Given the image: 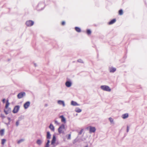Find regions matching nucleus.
Segmentation results:
<instances>
[{
  "label": "nucleus",
  "mask_w": 147,
  "mask_h": 147,
  "mask_svg": "<svg viewBox=\"0 0 147 147\" xmlns=\"http://www.w3.org/2000/svg\"><path fill=\"white\" fill-rule=\"evenodd\" d=\"M19 120H18L16 122V126H17V127L19 125Z\"/></svg>",
  "instance_id": "473e14b6"
},
{
  "label": "nucleus",
  "mask_w": 147,
  "mask_h": 147,
  "mask_svg": "<svg viewBox=\"0 0 147 147\" xmlns=\"http://www.w3.org/2000/svg\"><path fill=\"white\" fill-rule=\"evenodd\" d=\"M4 111L6 115H7L11 112V108H8L7 109L5 108L4 110Z\"/></svg>",
  "instance_id": "423d86ee"
},
{
  "label": "nucleus",
  "mask_w": 147,
  "mask_h": 147,
  "mask_svg": "<svg viewBox=\"0 0 147 147\" xmlns=\"http://www.w3.org/2000/svg\"><path fill=\"white\" fill-rule=\"evenodd\" d=\"M83 141V140L81 139H79L78 138V137L74 139L73 141V143L75 144L76 142H80Z\"/></svg>",
  "instance_id": "6e6552de"
},
{
  "label": "nucleus",
  "mask_w": 147,
  "mask_h": 147,
  "mask_svg": "<svg viewBox=\"0 0 147 147\" xmlns=\"http://www.w3.org/2000/svg\"><path fill=\"white\" fill-rule=\"evenodd\" d=\"M54 121L55 123V124H57V125H58L59 124V123L57 121L55 120Z\"/></svg>",
  "instance_id": "f704fd0d"
},
{
  "label": "nucleus",
  "mask_w": 147,
  "mask_h": 147,
  "mask_svg": "<svg viewBox=\"0 0 147 147\" xmlns=\"http://www.w3.org/2000/svg\"><path fill=\"white\" fill-rule=\"evenodd\" d=\"M43 9V8H42L40 9V10H42Z\"/></svg>",
  "instance_id": "de8ad7c7"
},
{
  "label": "nucleus",
  "mask_w": 147,
  "mask_h": 147,
  "mask_svg": "<svg viewBox=\"0 0 147 147\" xmlns=\"http://www.w3.org/2000/svg\"><path fill=\"white\" fill-rule=\"evenodd\" d=\"M2 102L3 103L5 102V98L3 99L2 100Z\"/></svg>",
  "instance_id": "ea45409f"
},
{
  "label": "nucleus",
  "mask_w": 147,
  "mask_h": 147,
  "mask_svg": "<svg viewBox=\"0 0 147 147\" xmlns=\"http://www.w3.org/2000/svg\"><path fill=\"white\" fill-rule=\"evenodd\" d=\"M56 139L55 136V135H53V139L51 142V144H55V141H56Z\"/></svg>",
  "instance_id": "4468645a"
},
{
  "label": "nucleus",
  "mask_w": 147,
  "mask_h": 147,
  "mask_svg": "<svg viewBox=\"0 0 147 147\" xmlns=\"http://www.w3.org/2000/svg\"><path fill=\"white\" fill-rule=\"evenodd\" d=\"M4 132V129H2L0 131V133H1V136H3V135Z\"/></svg>",
  "instance_id": "b1692460"
},
{
  "label": "nucleus",
  "mask_w": 147,
  "mask_h": 147,
  "mask_svg": "<svg viewBox=\"0 0 147 147\" xmlns=\"http://www.w3.org/2000/svg\"><path fill=\"white\" fill-rule=\"evenodd\" d=\"M47 138L48 139H50L51 138V135L50 132L49 131H47Z\"/></svg>",
  "instance_id": "a211bd4d"
},
{
  "label": "nucleus",
  "mask_w": 147,
  "mask_h": 147,
  "mask_svg": "<svg viewBox=\"0 0 147 147\" xmlns=\"http://www.w3.org/2000/svg\"><path fill=\"white\" fill-rule=\"evenodd\" d=\"M65 24V22L64 21H63L62 22V25H64Z\"/></svg>",
  "instance_id": "79ce46f5"
},
{
  "label": "nucleus",
  "mask_w": 147,
  "mask_h": 147,
  "mask_svg": "<svg viewBox=\"0 0 147 147\" xmlns=\"http://www.w3.org/2000/svg\"><path fill=\"white\" fill-rule=\"evenodd\" d=\"M116 21V20L115 19H114L111 20L109 22V25H111L114 23Z\"/></svg>",
  "instance_id": "6ab92c4d"
},
{
  "label": "nucleus",
  "mask_w": 147,
  "mask_h": 147,
  "mask_svg": "<svg viewBox=\"0 0 147 147\" xmlns=\"http://www.w3.org/2000/svg\"><path fill=\"white\" fill-rule=\"evenodd\" d=\"M48 106V105L47 104H46L45 105V107H47Z\"/></svg>",
  "instance_id": "37998d69"
},
{
  "label": "nucleus",
  "mask_w": 147,
  "mask_h": 147,
  "mask_svg": "<svg viewBox=\"0 0 147 147\" xmlns=\"http://www.w3.org/2000/svg\"><path fill=\"white\" fill-rule=\"evenodd\" d=\"M66 86L67 87H70L72 84L71 82L70 81H67L65 83Z\"/></svg>",
  "instance_id": "9d476101"
},
{
  "label": "nucleus",
  "mask_w": 147,
  "mask_h": 147,
  "mask_svg": "<svg viewBox=\"0 0 147 147\" xmlns=\"http://www.w3.org/2000/svg\"><path fill=\"white\" fill-rule=\"evenodd\" d=\"M6 141V140L5 139H2V140H1V144L2 145H4V143Z\"/></svg>",
  "instance_id": "a878e982"
},
{
  "label": "nucleus",
  "mask_w": 147,
  "mask_h": 147,
  "mask_svg": "<svg viewBox=\"0 0 147 147\" xmlns=\"http://www.w3.org/2000/svg\"><path fill=\"white\" fill-rule=\"evenodd\" d=\"M34 24V22L31 20H29L26 22V24L28 26H32Z\"/></svg>",
  "instance_id": "7ed1b4c3"
},
{
  "label": "nucleus",
  "mask_w": 147,
  "mask_h": 147,
  "mask_svg": "<svg viewBox=\"0 0 147 147\" xmlns=\"http://www.w3.org/2000/svg\"><path fill=\"white\" fill-rule=\"evenodd\" d=\"M24 141V139H21L20 140H19L18 141V143L19 144L20 143L22 142H23Z\"/></svg>",
  "instance_id": "c85d7f7f"
},
{
  "label": "nucleus",
  "mask_w": 147,
  "mask_h": 147,
  "mask_svg": "<svg viewBox=\"0 0 147 147\" xmlns=\"http://www.w3.org/2000/svg\"><path fill=\"white\" fill-rule=\"evenodd\" d=\"M42 5L43 7L44 5V4L43 3H39L38 5V7H39L41 6Z\"/></svg>",
  "instance_id": "bb28decb"
},
{
  "label": "nucleus",
  "mask_w": 147,
  "mask_h": 147,
  "mask_svg": "<svg viewBox=\"0 0 147 147\" xmlns=\"http://www.w3.org/2000/svg\"><path fill=\"white\" fill-rule=\"evenodd\" d=\"M71 104L74 106H79V105L76 102L73 101H72L71 102Z\"/></svg>",
  "instance_id": "f3484780"
},
{
  "label": "nucleus",
  "mask_w": 147,
  "mask_h": 147,
  "mask_svg": "<svg viewBox=\"0 0 147 147\" xmlns=\"http://www.w3.org/2000/svg\"><path fill=\"white\" fill-rule=\"evenodd\" d=\"M75 29L77 32H80L81 31L80 28L77 27H75Z\"/></svg>",
  "instance_id": "4be33fe9"
},
{
  "label": "nucleus",
  "mask_w": 147,
  "mask_h": 147,
  "mask_svg": "<svg viewBox=\"0 0 147 147\" xmlns=\"http://www.w3.org/2000/svg\"><path fill=\"white\" fill-rule=\"evenodd\" d=\"M83 129H82L79 132L78 135H81L82 134L83 131Z\"/></svg>",
  "instance_id": "72a5a7b5"
},
{
  "label": "nucleus",
  "mask_w": 147,
  "mask_h": 147,
  "mask_svg": "<svg viewBox=\"0 0 147 147\" xmlns=\"http://www.w3.org/2000/svg\"><path fill=\"white\" fill-rule=\"evenodd\" d=\"M119 14L121 15L123 14V11L122 9H121L119 10Z\"/></svg>",
  "instance_id": "393cba45"
},
{
  "label": "nucleus",
  "mask_w": 147,
  "mask_h": 147,
  "mask_svg": "<svg viewBox=\"0 0 147 147\" xmlns=\"http://www.w3.org/2000/svg\"><path fill=\"white\" fill-rule=\"evenodd\" d=\"M116 68L113 67H110L109 71L110 72L114 73L116 71Z\"/></svg>",
  "instance_id": "ddd939ff"
},
{
  "label": "nucleus",
  "mask_w": 147,
  "mask_h": 147,
  "mask_svg": "<svg viewBox=\"0 0 147 147\" xmlns=\"http://www.w3.org/2000/svg\"><path fill=\"white\" fill-rule=\"evenodd\" d=\"M0 117H1L3 119L5 117V116L3 114H1Z\"/></svg>",
  "instance_id": "2f4dec72"
},
{
  "label": "nucleus",
  "mask_w": 147,
  "mask_h": 147,
  "mask_svg": "<svg viewBox=\"0 0 147 147\" xmlns=\"http://www.w3.org/2000/svg\"><path fill=\"white\" fill-rule=\"evenodd\" d=\"M8 119V121H9V122H10L11 121V118L9 117H8L7 118Z\"/></svg>",
  "instance_id": "58836bf2"
},
{
  "label": "nucleus",
  "mask_w": 147,
  "mask_h": 147,
  "mask_svg": "<svg viewBox=\"0 0 147 147\" xmlns=\"http://www.w3.org/2000/svg\"><path fill=\"white\" fill-rule=\"evenodd\" d=\"M91 33V31L89 29H88L87 30V33L88 34H90Z\"/></svg>",
  "instance_id": "cd10ccee"
},
{
  "label": "nucleus",
  "mask_w": 147,
  "mask_h": 147,
  "mask_svg": "<svg viewBox=\"0 0 147 147\" xmlns=\"http://www.w3.org/2000/svg\"><path fill=\"white\" fill-rule=\"evenodd\" d=\"M10 123L8 122L7 123H5V124H6L7 126H8L10 124Z\"/></svg>",
  "instance_id": "a19ab883"
},
{
  "label": "nucleus",
  "mask_w": 147,
  "mask_h": 147,
  "mask_svg": "<svg viewBox=\"0 0 147 147\" xmlns=\"http://www.w3.org/2000/svg\"><path fill=\"white\" fill-rule=\"evenodd\" d=\"M60 105H62L63 107L65 106L64 101L62 100H59L57 102Z\"/></svg>",
  "instance_id": "9b49d317"
},
{
  "label": "nucleus",
  "mask_w": 147,
  "mask_h": 147,
  "mask_svg": "<svg viewBox=\"0 0 147 147\" xmlns=\"http://www.w3.org/2000/svg\"><path fill=\"white\" fill-rule=\"evenodd\" d=\"M96 130V129L95 127H93L91 126L89 127V133H94Z\"/></svg>",
  "instance_id": "0eeeda50"
},
{
  "label": "nucleus",
  "mask_w": 147,
  "mask_h": 147,
  "mask_svg": "<svg viewBox=\"0 0 147 147\" xmlns=\"http://www.w3.org/2000/svg\"><path fill=\"white\" fill-rule=\"evenodd\" d=\"M45 147H49V145H47L46 144Z\"/></svg>",
  "instance_id": "c03bdc74"
},
{
  "label": "nucleus",
  "mask_w": 147,
  "mask_h": 147,
  "mask_svg": "<svg viewBox=\"0 0 147 147\" xmlns=\"http://www.w3.org/2000/svg\"><path fill=\"white\" fill-rule=\"evenodd\" d=\"M9 105V102L8 100H7L6 101V105L5 107V109H7Z\"/></svg>",
  "instance_id": "aec40b11"
},
{
  "label": "nucleus",
  "mask_w": 147,
  "mask_h": 147,
  "mask_svg": "<svg viewBox=\"0 0 147 147\" xmlns=\"http://www.w3.org/2000/svg\"><path fill=\"white\" fill-rule=\"evenodd\" d=\"M59 118L61 119V121L62 122L64 123L66 122V119L63 115L60 116Z\"/></svg>",
  "instance_id": "f8f14e48"
},
{
  "label": "nucleus",
  "mask_w": 147,
  "mask_h": 147,
  "mask_svg": "<svg viewBox=\"0 0 147 147\" xmlns=\"http://www.w3.org/2000/svg\"><path fill=\"white\" fill-rule=\"evenodd\" d=\"M109 120L110 121V122L111 123H113V120L112 118L111 117H110L109 118Z\"/></svg>",
  "instance_id": "c756f323"
},
{
  "label": "nucleus",
  "mask_w": 147,
  "mask_h": 147,
  "mask_svg": "<svg viewBox=\"0 0 147 147\" xmlns=\"http://www.w3.org/2000/svg\"><path fill=\"white\" fill-rule=\"evenodd\" d=\"M75 111L76 112L80 113L81 112L82 110L79 108L77 107L75 109Z\"/></svg>",
  "instance_id": "412c9836"
},
{
  "label": "nucleus",
  "mask_w": 147,
  "mask_h": 147,
  "mask_svg": "<svg viewBox=\"0 0 147 147\" xmlns=\"http://www.w3.org/2000/svg\"><path fill=\"white\" fill-rule=\"evenodd\" d=\"M67 139H69V140L70 139H71V134H69Z\"/></svg>",
  "instance_id": "4c0bfd02"
},
{
  "label": "nucleus",
  "mask_w": 147,
  "mask_h": 147,
  "mask_svg": "<svg viewBox=\"0 0 147 147\" xmlns=\"http://www.w3.org/2000/svg\"><path fill=\"white\" fill-rule=\"evenodd\" d=\"M34 65L35 67H36V66L37 65L35 63H34Z\"/></svg>",
  "instance_id": "a18cd8bd"
},
{
  "label": "nucleus",
  "mask_w": 147,
  "mask_h": 147,
  "mask_svg": "<svg viewBox=\"0 0 147 147\" xmlns=\"http://www.w3.org/2000/svg\"><path fill=\"white\" fill-rule=\"evenodd\" d=\"M36 143L38 145H40L42 143L41 140L40 139L36 141Z\"/></svg>",
  "instance_id": "5701e85b"
},
{
  "label": "nucleus",
  "mask_w": 147,
  "mask_h": 147,
  "mask_svg": "<svg viewBox=\"0 0 147 147\" xmlns=\"http://www.w3.org/2000/svg\"><path fill=\"white\" fill-rule=\"evenodd\" d=\"M30 102L29 101H27L25 102L24 105V107L25 109H27L30 106Z\"/></svg>",
  "instance_id": "1a4fd4ad"
},
{
  "label": "nucleus",
  "mask_w": 147,
  "mask_h": 147,
  "mask_svg": "<svg viewBox=\"0 0 147 147\" xmlns=\"http://www.w3.org/2000/svg\"><path fill=\"white\" fill-rule=\"evenodd\" d=\"M49 127L51 130V131H54L55 127L52 124H50Z\"/></svg>",
  "instance_id": "dca6fc26"
},
{
  "label": "nucleus",
  "mask_w": 147,
  "mask_h": 147,
  "mask_svg": "<svg viewBox=\"0 0 147 147\" xmlns=\"http://www.w3.org/2000/svg\"><path fill=\"white\" fill-rule=\"evenodd\" d=\"M100 88L101 89L104 91L108 92H110L111 90V89L109 88V87L108 86H100Z\"/></svg>",
  "instance_id": "f257e3e1"
},
{
  "label": "nucleus",
  "mask_w": 147,
  "mask_h": 147,
  "mask_svg": "<svg viewBox=\"0 0 147 147\" xmlns=\"http://www.w3.org/2000/svg\"><path fill=\"white\" fill-rule=\"evenodd\" d=\"M20 106L19 105H16L15 106L12 111V112L13 113H17L20 109Z\"/></svg>",
  "instance_id": "20e7f679"
},
{
  "label": "nucleus",
  "mask_w": 147,
  "mask_h": 147,
  "mask_svg": "<svg viewBox=\"0 0 147 147\" xmlns=\"http://www.w3.org/2000/svg\"><path fill=\"white\" fill-rule=\"evenodd\" d=\"M129 127L128 126H127V132H128L129 131Z\"/></svg>",
  "instance_id": "c9c22d12"
},
{
  "label": "nucleus",
  "mask_w": 147,
  "mask_h": 147,
  "mask_svg": "<svg viewBox=\"0 0 147 147\" xmlns=\"http://www.w3.org/2000/svg\"><path fill=\"white\" fill-rule=\"evenodd\" d=\"M85 147H88V146L87 145L86 146H85Z\"/></svg>",
  "instance_id": "49530a36"
},
{
  "label": "nucleus",
  "mask_w": 147,
  "mask_h": 147,
  "mask_svg": "<svg viewBox=\"0 0 147 147\" xmlns=\"http://www.w3.org/2000/svg\"><path fill=\"white\" fill-rule=\"evenodd\" d=\"M77 61L78 62L80 63H83V61L81 59H78L77 60Z\"/></svg>",
  "instance_id": "7c9ffc66"
},
{
  "label": "nucleus",
  "mask_w": 147,
  "mask_h": 147,
  "mask_svg": "<svg viewBox=\"0 0 147 147\" xmlns=\"http://www.w3.org/2000/svg\"><path fill=\"white\" fill-rule=\"evenodd\" d=\"M50 142V140H48L47 141V142L46 144L47 145H49Z\"/></svg>",
  "instance_id": "e433bc0d"
},
{
  "label": "nucleus",
  "mask_w": 147,
  "mask_h": 147,
  "mask_svg": "<svg viewBox=\"0 0 147 147\" xmlns=\"http://www.w3.org/2000/svg\"><path fill=\"white\" fill-rule=\"evenodd\" d=\"M26 96V93L24 92H21L19 93L17 95L18 98L20 99Z\"/></svg>",
  "instance_id": "39448f33"
},
{
  "label": "nucleus",
  "mask_w": 147,
  "mask_h": 147,
  "mask_svg": "<svg viewBox=\"0 0 147 147\" xmlns=\"http://www.w3.org/2000/svg\"><path fill=\"white\" fill-rule=\"evenodd\" d=\"M65 128V125L64 124H62L59 128L58 129V132L59 134L63 133L64 131H63V129H64Z\"/></svg>",
  "instance_id": "f03ea898"
},
{
  "label": "nucleus",
  "mask_w": 147,
  "mask_h": 147,
  "mask_svg": "<svg viewBox=\"0 0 147 147\" xmlns=\"http://www.w3.org/2000/svg\"><path fill=\"white\" fill-rule=\"evenodd\" d=\"M122 117L123 119H125L127 118L128 117V114L127 113H126L123 114L122 115Z\"/></svg>",
  "instance_id": "2eb2a0df"
}]
</instances>
